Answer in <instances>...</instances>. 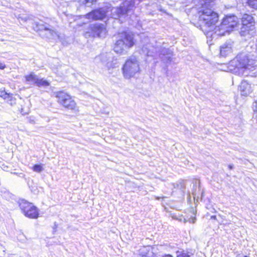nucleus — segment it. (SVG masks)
Segmentation results:
<instances>
[{
  "label": "nucleus",
  "instance_id": "obj_1",
  "mask_svg": "<svg viewBox=\"0 0 257 257\" xmlns=\"http://www.w3.org/2000/svg\"><path fill=\"white\" fill-rule=\"evenodd\" d=\"M215 0H198L199 5L202 10L199 16V21L202 25L211 31L213 29L215 24L218 22V15L211 10L208 9V7L213 5Z\"/></svg>",
  "mask_w": 257,
  "mask_h": 257
},
{
  "label": "nucleus",
  "instance_id": "obj_2",
  "mask_svg": "<svg viewBox=\"0 0 257 257\" xmlns=\"http://www.w3.org/2000/svg\"><path fill=\"white\" fill-rule=\"evenodd\" d=\"M255 62L248 56L241 54L237 55L228 64V70L238 75L242 74L243 69H250L253 67Z\"/></svg>",
  "mask_w": 257,
  "mask_h": 257
},
{
  "label": "nucleus",
  "instance_id": "obj_3",
  "mask_svg": "<svg viewBox=\"0 0 257 257\" xmlns=\"http://www.w3.org/2000/svg\"><path fill=\"white\" fill-rule=\"evenodd\" d=\"M134 37L131 33L124 32L120 34V39L114 44V51L118 54H122L134 45Z\"/></svg>",
  "mask_w": 257,
  "mask_h": 257
},
{
  "label": "nucleus",
  "instance_id": "obj_4",
  "mask_svg": "<svg viewBox=\"0 0 257 257\" xmlns=\"http://www.w3.org/2000/svg\"><path fill=\"white\" fill-rule=\"evenodd\" d=\"M140 71V63L135 57H132L128 59L122 67L123 74L126 78L133 77Z\"/></svg>",
  "mask_w": 257,
  "mask_h": 257
},
{
  "label": "nucleus",
  "instance_id": "obj_5",
  "mask_svg": "<svg viewBox=\"0 0 257 257\" xmlns=\"http://www.w3.org/2000/svg\"><path fill=\"white\" fill-rule=\"evenodd\" d=\"M58 103L63 107L73 111H78V107L75 100L67 93L58 91L55 93Z\"/></svg>",
  "mask_w": 257,
  "mask_h": 257
},
{
  "label": "nucleus",
  "instance_id": "obj_6",
  "mask_svg": "<svg viewBox=\"0 0 257 257\" xmlns=\"http://www.w3.org/2000/svg\"><path fill=\"white\" fill-rule=\"evenodd\" d=\"M19 207L24 215L31 219H37L39 216V210L33 204L24 199H19Z\"/></svg>",
  "mask_w": 257,
  "mask_h": 257
},
{
  "label": "nucleus",
  "instance_id": "obj_7",
  "mask_svg": "<svg viewBox=\"0 0 257 257\" xmlns=\"http://www.w3.org/2000/svg\"><path fill=\"white\" fill-rule=\"evenodd\" d=\"M224 24L228 28L230 32L233 30L234 27L236 26L238 21L236 17L234 16H227L223 19Z\"/></svg>",
  "mask_w": 257,
  "mask_h": 257
},
{
  "label": "nucleus",
  "instance_id": "obj_8",
  "mask_svg": "<svg viewBox=\"0 0 257 257\" xmlns=\"http://www.w3.org/2000/svg\"><path fill=\"white\" fill-rule=\"evenodd\" d=\"M239 90L241 95L246 96L252 92L253 88L248 82L246 81H243L240 85Z\"/></svg>",
  "mask_w": 257,
  "mask_h": 257
},
{
  "label": "nucleus",
  "instance_id": "obj_9",
  "mask_svg": "<svg viewBox=\"0 0 257 257\" xmlns=\"http://www.w3.org/2000/svg\"><path fill=\"white\" fill-rule=\"evenodd\" d=\"M105 16V12L103 10H98L91 12L88 14L86 17L88 19L92 20L102 19Z\"/></svg>",
  "mask_w": 257,
  "mask_h": 257
},
{
  "label": "nucleus",
  "instance_id": "obj_10",
  "mask_svg": "<svg viewBox=\"0 0 257 257\" xmlns=\"http://www.w3.org/2000/svg\"><path fill=\"white\" fill-rule=\"evenodd\" d=\"M94 36H97L100 37H103L105 36L106 31L103 26L96 24L91 28Z\"/></svg>",
  "mask_w": 257,
  "mask_h": 257
},
{
  "label": "nucleus",
  "instance_id": "obj_11",
  "mask_svg": "<svg viewBox=\"0 0 257 257\" xmlns=\"http://www.w3.org/2000/svg\"><path fill=\"white\" fill-rule=\"evenodd\" d=\"M254 23L253 18L251 16L248 14H244L242 18V31H245L246 28H249Z\"/></svg>",
  "mask_w": 257,
  "mask_h": 257
},
{
  "label": "nucleus",
  "instance_id": "obj_12",
  "mask_svg": "<svg viewBox=\"0 0 257 257\" xmlns=\"http://www.w3.org/2000/svg\"><path fill=\"white\" fill-rule=\"evenodd\" d=\"M212 30H213L215 34L218 36H224L226 33L230 32L228 28H227L225 24H224L223 20L219 26L215 28L214 27Z\"/></svg>",
  "mask_w": 257,
  "mask_h": 257
},
{
  "label": "nucleus",
  "instance_id": "obj_13",
  "mask_svg": "<svg viewBox=\"0 0 257 257\" xmlns=\"http://www.w3.org/2000/svg\"><path fill=\"white\" fill-rule=\"evenodd\" d=\"M157 246H148L144 247L141 250L142 257H155L154 250Z\"/></svg>",
  "mask_w": 257,
  "mask_h": 257
},
{
  "label": "nucleus",
  "instance_id": "obj_14",
  "mask_svg": "<svg viewBox=\"0 0 257 257\" xmlns=\"http://www.w3.org/2000/svg\"><path fill=\"white\" fill-rule=\"evenodd\" d=\"M232 53V46L231 44H224L220 47V53L223 57L228 56Z\"/></svg>",
  "mask_w": 257,
  "mask_h": 257
},
{
  "label": "nucleus",
  "instance_id": "obj_15",
  "mask_svg": "<svg viewBox=\"0 0 257 257\" xmlns=\"http://www.w3.org/2000/svg\"><path fill=\"white\" fill-rule=\"evenodd\" d=\"M32 27L33 29L36 31H45L46 32V30L48 28L46 25L43 24L42 23H39L37 22H34L32 24Z\"/></svg>",
  "mask_w": 257,
  "mask_h": 257
},
{
  "label": "nucleus",
  "instance_id": "obj_16",
  "mask_svg": "<svg viewBox=\"0 0 257 257\" xmlns=\"http://www.w3.org/2000/svg\"><path fill=\"white\" fill-rule=\"evenodd\" d=\"M35 84L39 87H47L50 85V83L43 78H39L38 77Z\"/></svg>",
  "mask_w": 257,
  "mask_h": 257
},
{
  "label": "nucleus",
  "instance_id": "obj_17",
  "mask_svg": "<svg viewBox=\"0 0 257 257\" xmlns=\"http://www.w3.org/2000/svg\"><path fill=\"white\" fill-rule=\"evenodd\" d=\"M26 81L31 84H35L38 78V77L33 73H31L25 76Z\"/></svg>",
  "mask_w": 257,
  "mask_h": 257
},
{
  "label": "nucleus",
  "instance_id": "obj_18",
  "mask_svg": "<svg viewBox=\"0 0 257 257\" xmlns=\"http://www.w3.org/2000/svg\"><path fill=\"white\" fill-rule=\"evenodd\" d=\"M49 38L56 39L59 37L58 34L55 31L50 29L49 28L46 30L45 34Z\"/></svg>",
  "mask_w": 257,
  "mask_h": 257
},
{
  "label": "nucleus",
  "instance_id": "obj_19",
  "mask_svg": "<svg viewBox=\"0 0 257 257\" xmlns=\"http://www.w3.org/2000/svg\"><path fill=\"white\" fill-rule=\"evenodd\" d=\"M0 97L7 101H11L12 96L10 93H8L5 90H0Z\"/></svg>",
  "mask_w": 257,
  "mask_h": 257
},
{
  "label": "nucleus",
  "instance_id": "obj_20",
  "mask_svg": "<svg viewBox=\"0 0 257 257\" xmlns=\"http://www.w3.org/2000/svg\"><path fill=\"white\" fill-rule=\"evenodd\" d=\"M102 62L104 64H105L106 66L108 69L115 68L117 67L118 63L116 60H115L114 61H108L107 62H106L105 60H103Z\"/></svg>",
  "mask_w": 257,
  "mask_h": 257
},
{
  "label": "nucleus",
  "instance_id": "obj_21",
  "mask_svg": "<svg viewBox=\"0 0 257 257\" xmlns=\"http://www.w3.org/2000/svg\"><path fill=\"white\" fill-rule=\"evenodd\" d=\"M32 169L36 173H41L44 170L43 165L41 164H35L32 167Z\"/></svg>",
  "mask_w": 257,
  "mask_h": 257
},
{
  "label": "nucleus",
  "instance_id": "obj_22",
  "mask_svg": "<svg viewBox=\"0 0 257 257\" xmlns=\"http://www.w3.org/2000/svg\"><path fill=\"white\" fill-rule=\"evenodd\" d=\"M133 4H131L130 6H128L127 2H125L123 4V7L124 10H118L119 13L120 14H125L128 10H130L131 7H133Z\"/></svg>",
  "mask_w": 257,
  "mask_h": 257
},
{
  "label": "nucleus",
  "instance_id": "obj_23",
  "mask_svg": "<svg viewBox=\"0 0 257 257\" xmlns=\"http://www.w3.org/2000/svg\"><path fill=\"white\" fill-rule=\"evenodd\" d=\"M247 3L252 8L257 10V0H247Z\"/></svg>",
  "mask_w": 257,
  "mask_h": 257
},
{
  "label": "nucleus",
  "instance_id": "obj_24",
  "mask_svg": "<svg viewBox=\"0 0 257 257\" xmlns=\"http://www.w3.org/2000/svg\"><path fill=\"white\" fill-rule=\"evenodd\" d=\"M177 253V257H192L188 252L185 251H178Z\"/></svg>",
  "mask_w": 257,
  "mask_h": 257
},
{
  "label": "nucleus",
  "instance_id": "obj_25",
  "mask_svg": "<svg viewBox=\"0 0 257 257\" xmlns=\"http://www.w3.org/2000/svg\"><path fill=\"white\" fill-rule=\"evenodd\" d=\"M253 118L257 120V100L254 102L253 105Z\"/></svg>",
  "mask_w": 257,
  "mask_h": 257
},
{
  "label": "nucleus",
  "instance_id": "obj_26",
  "mask_svg": "<svg viewBox=\"0 0 257 257\" xmlns=\"http://www.w3.org/2000/svg\"><path fill=\"white\" fill-rule=\"evenodd\" d=\"M19 240L21 241H25L26 240V237L24 233L20 231L18 235Z\"/></svg>",
  "mask_w": 257,
  "mask_h": 257
},
{
  "label": "nucleus",
  "instance_id": "obj_27",
  "mask_svg": "<svg viewBox=\"0 0 257 257\" xmlns=\"http://www.w3.org/2000/svg\"><path fill=\"white\" fill-rule=\"evenodd\" d=\"M29 19V17L26 15H23V16H20L19 17V20L20 22H27Z\"/></svg>",
  "mask_w": 257,
  "mask_h": 257
},
{
  "label": "nucleus",
  "instance_id": "obj_28",
  "mask_svg": "<svg viewBox=\"0 0 257 257\" xmlns=\"http://www.w3.org/2000/svg\"><path fill=\"white\" fill-rule=\"evenodd\" d=\"M183 221L184 223H186L187 222H189L192 223H194L196 221V217H195V216H193L188 219H184Z\"/></svg>",
  "mask_w": 257,
  "mask_h": 257
},
{
  "label": "nucleus",
  "instance_id": "obj_29",
  "mask_svg": "<svg viewBox=\"0 0 257 257\" xmlns=\"http://www.w3.org/2000/svg\"><path fill=\"white\" fill-rule=\"evenodd\" d=\"M29 112V108L28 107L22 108L21 109V113L23 115L28 114Z\"/></svg>",
  "mask_w": 257,
  "mask_h": 257
},
{
  "label": "nucleus",
  "instance_id": "obj_30",
  "mask_svg": "<svg viewBox=\"0 0 257 257\" xmlns=\"http://www.w3.org/2000/svg\"><path fill=\"white\" fill-rule=\"evenodd\" d=\"M6 67V64L0 62V70H4Z\"/></svg>",
  "mask_w": 257,
  "mask_h": 257
},
{
  "label": "nucleus",
  "instance_id": "obj_31",
  "mask_svg": "<svg viewBox=\"0 0 257 257\" xmlns=\"http://www.w3.org/2000/svg\"><path fill=\"white\" fill-rule=\"evenodd\" d=\"M236 257H248V256L247 255L242 256V255H237Z\"/></svg>",
  "mask_w": 257,
  "mask_h": 257
},
{
  "label": "nucleus",
  "instance_id": "obj_32",
  "mask_svg": "<svg viewBox=\"0 0 257 257\" xmlns=\"http://www.w3.org/2000/svg\"><path fill=\"white\" fill-rule=\"evenodd\" d=\"M165 257H173V256L170 255H167Z\"/></svg>",
  "mask_w": 257,
  "mask_h": 257
},
{
  "label": "nucleus",
  "instance_id": "obj_33",
  "mask_svg": "<svg viewBox=\"0 0 257 257\" xmlns=\"http://www.w3.org/2000/svg\"><path fill=\"white\" fill-rule=\"evenodd\" d=\"M102 58L103 59H105V57H104V56H102Z\"/></svg>",
  "mask_w": 257,
  "mask_h": 257
},
{
  "label": "nucleus",
  "instance_id": "obj_34",
  "mask_svg": "<svg viewBox=\"0 0 257 257\" xmlns=\"http://www.w3.org/2000/svg\"><path fill=\"white\" fill-rule=\"evenodd\" d=\"M159 198H160L159 197H157V199H159Z\"/></svg>",
  "mask_w": 257,
  "mask_h": 257
}]
</instances>
